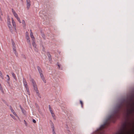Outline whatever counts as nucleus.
<instances>
[{
  "mask_svg": "<svg viewBox=\"0 0 134 134\" xmlns=\"http://www.w3.org/2000/svg\"><path fill=\"white\" fill-rule=\"evenodd\" d=\"M11 74H12V75L14 77V79L16 78V76L14 74V72H12L11 73Z\"/></svg>",
  "mask_w": 134,
  "mask_h": 134,
  "instance_id": "obj_19",
  "label": "nucleus"
},
{
  "mask_svg": "<svg viewBox=\"0 0 134 134\" xmlns=\"http://www.w3.org/2000/svg\"><path fill=\"white\" fill-rule=\"evenodd\" d=\"M6 76L8 77V79H7V82L8 83L9 82L10 80V78L9 77V76L8 75H7Z\"/></svg>",
  "mask_w": 134,
  "mask_h": 134,
  "instance_id": "obj_20",
  "label": "nucleus"
},
{
  "mask_svg": "<svg viewBox=\"0 0 134 134\" xmlns=\"http://www.w3.org/2000/svg\"><path fill=\"white\" fill-rule=\"evenodd\" d=\"M12 13L15 17L16 19L20 23H22L23 26L25 27L26 26V24L25 21L24 20H23L21 22L19 17L18 14L16 12L15 10L13 9H12Z\"/></svg>",
  "mask_w": 134,
  "mask_h": 134,
  "instance_id": "obj_2",
  "label": "nucleus"
},
{
  "mask_svg": "<svg viewBox=\"0 0 134 134\" xmlns=\"http://www.w3.org/2000/svg\"><path fill=\"white\" fill-rule=\"evenodd\" d=\"M49 110H52V108L51 107V106L50 105H49Z\"/></svg>",
  "mask_w": 134,
  "mask_h": 134,
  "instance_id": "obj_26",
  "label": "nucleus"
},
{
  "mask_svg": "<svg viewBox=\"0 0 134 134\" xmlns=\"http://www.w3.org/2000/svg\"><path fill=\"white\" fill-rule=\"evenodd\" d=\"M80 104L81 105V107H83V102H82V101L80 100Z\"/></svg>",
  "mask_w": 134,
  "mask_h": 134,
  "instance_id": "obj_22",
  "label": "nucleus"
},
{
  "mask_svg": "<svg viewBox=\"0 0 134 134\" xmlns=\"http://www.w3.org/2000/svg\"><path fill=\"white\" fill-rule=\"evenodd\" d=\"M50 112L52 114L53 113H54L53 112V111L52 110H50Z\"/></svg>",
  "mask_w": 134,
  "mask_h": 134,
  "instance_id": "obj_27",
  "label": "nucleus"
},
{
  "mask_svg": "<svg viewBox=\"0 0 134 134\" xmlns=\"http://www.w3.org/2000/svg\"><path fill=\"white\" fill-rule=\"evenodd\" d=\"M20 108L23 113L24 114H26V113L25 110L21 106H20Z\"/></svg>",
  "mask_w": 134,
  "mask_h": 134,
  "instance_id": "obj_16",
  "label": "nucleus"
},
{
  "mask_svg": "<svg viewBox=\"0 0 134 134\" xmlns=\"http://www.w3.org/2000/svg\"><path fill=\"white\" fill-rule=\"evenodd\" d=\"M52 127L51 128L53 129V134H56L55 131H54V127L53 125V124H52Z\"/></svg>",
  "mask_w": 134,
  "mask_h": 134,
  "instance_id": "obj_15",
  "label": "nucleus"
},
{
  "mask_svg": "<svg viewBox=\"0 0 134 134\" xmlns=\"http://www.w3.org/2000/svg\"><path fill=\"white\" fill-rule=\"evenodd\" d=\"M10 109L11 110V111L13 113V114L16 117L18 118V116L16 114V113L14 112V110L13 109L11 106L10 107Z\"/></svg>",
  "mask_w": 134,
  "mask_h": 134,
  "instance_id": "obj_12",
  "label": "nucleus"
},
{
  "mask_svg": "<svg viewBox=\"0 0 134 134\" xmlns=\"http://www.w3.org/2000/svg\"><path fill=\"white\" fill-rule=\"evenodd\" d=\"M27 3H30V0H26Z\"/></svg>",
  "mask_w": 134,
  "mask_h": 134,
  "instance_id": "obj_24",
  "label": "nucleus"
},
{
  "mask_svg": "<svg viewBox=\"0 0 134 134\" xmlns=\"http://www.w3.org/2000/svg\"><path fill=\"white\" fill-rule=\"evenodd\" d=\"M24 122H25V124H26V121L25 120H24Z\"/></svg>",
  "mask_w": 134,
  "mask_h": 134,
  "instance_id": "obj_31",
  "label": "nucleus"
},
{
  "mask_svg": "<svg viewBox=\"0 0 134 134\" xmlns=\"http://www.w3.org/2000/svg\"><path fill=\"white\" fill-rule=\"evenodd\" d=\"M128 103L127 102L125 101H124L122 103H121L118 107L117 111L115 112L114 114L112 115L109 117L108 120L111 122H114L115 119L119 114L120 110L123 108L124 105H125L127 107H128Z\"/></svg>",
  "mask_w": 134,
  "mask_h": 134,
  "instance_id": "obj_1",
  "label": "nucleus"
},
{
  "mask_svg": "<svg viewBox=\"0 0 134 134\" xmlns=\"http://www.w3.org/2000/svg\"><path fill=\"white\" fill-rule=\"evenodd\" d=\"M23 84H24V86L25 87L26 90V91L27 92H29V88H28V87L27 85L26 81V80L24 79H23Z\"/></svg>",
  "mask_w": 134,
  "mask_h": 134,
  "instance_id": "obj_7",
  "label": "nucleus"
},
{
  "mask_svg": "<svg viewBox=\"0 0 134 134\" xmlns=\"http://www.w3.org/2000/svg\"><path fill=\"white\" fill-rule=\"evenodd\" d=\"M47 55H48V56L49 58H50L51 57V55L49 53H48Z\"/></svg>",
  "mask_w": 134,
  "mask_h": 134,
  "instance_id": "obj_25",
  "label": "nucleus"
},
{
  "mask_svg": "<svg viewBox=\"0 0 134 134\" xmlns=\"http://www.w3.org/2000/svg\"><path fill=\"white\" fill-rule=\"evenodd\" d=\"M7 24L9 29L11 30L12 27L11 24L10 19L9 18H7Z\"/></svg>",
  "mask_w": 134,
  "mask_h": 134,
  "instance_id": "obj_10",
  "label": "nucleus"
},
{
  "mask_svg": "<svg viewBox=\"0 0 134 134\" xmlns=\"http://www.w3.org/2000/svg\"><path fill=\"white\" fill-rule=\"evenodd\" d=\"M30 5L31 3H27V9H29V8Z\"/></svg>",
  "mask_w": 134,
  "mask_h": 134,
  "instance_id": "obj_17",
  "label": "nucleus"
},
{
  "mask_svg": "<svg viewBox=\"0 0 134 134\" xmlns=\"http://www.w3.org/2000/svg\"><path fill=\"white\" fill-rule=\"evenodd\" d=\"M10 115L14 120L16 119V118L15 116L12 114H10Z\"/></svg>",
  "mask_w": 134,
  "mask_h": 134,
  "instance_id": "obj_21",
  "label": "nucleus"
},
{
  "mask_svg": "<svg viewBox=\"0 0 134 134\" xmlns=\"http://www.w3.org/2000/svg\"><path fill=\"white\" fill-rule=\"evenodd\" d=\"M30 36L31 38L32 39V41L35 40V37L33 35V33H32L31 30H30Z\"/></svg>",
  "mask_w": 134,
  "mask_h": 134,
  "instance_id": "obj_13",
  "label": "nucleus"
},
{
  "mask_svg": "<svg viewBox=\"0 0 134 134\" xmlns=\"http://www.w3.org/2000/svg\"><path fill=\"white\" fill-rule=\"evenodd\" d=\"M105 124L102 125L99 129V130H98L97 131V132L98 134H105V132L103 130V129L105 128Z\"/></svg>",
  "mask_w": 134,
  "mask_h": 134,
  "instance_id": "obj_4",
  "label": "nucleus"
},
{
  "mask_svg": "<svg viewBox=\"0 0 134 134\" xmlns=\"http://www.w3.org/2000/svg\"><path fill=\"white\" fill-rule=\"evenodd\" d=\"M31 82L33 86L34 89L35 91L36 92H38L37 87V85L34 80L32 79H31Z\"/></svg>",
  "mask_w": 134,
  "mask_h": 134,
  "instance_id": "obj_5",
  "label": "nucleus"
},
{
  "mask_svg": "<svg viewBox=\"0 0 134 134\" xmlns=\"http://www.w3.org/2000/svg\"><path fill=\"white\" fill-rule=\"evenodd\" d=\"M32 44L34 47V49L35 51H37L36 45L35 42V40L33 41Z\"/></svg>",
  "mask_w": 134,
  "mask_h": 134,
  "instance_id": "obj_14",
  "label": "nucleus"
},
{
  "mask_svg": "<svg viewBox=\"0 0 134 134\" xmlns=\"http://www.w3.org/2000/svg\"><path fill=\"white\" fill-rule=\"evenodd\" d=\"M127 113L128 115L131 114L134 111V108H128L127 110Z\"/></svg>",
  "mask_w": 134,
  "mask_h": 134,
  "instance_id": "obj_6",
  "label": "nucleus"
},
{
  "mask_svg": "<svg viewBox=\"0 0 134 134\" xmlns=\"http://www.w3.org/2000/svg\"><path fill=\"white\" fill-rule=\"evenodd\" d=\"M57 64L58 67L59 68V69H60V66H61L58 63H57Z\"/></svg>",
  "mask_w": 134,
  "mask_h": 134,
  "instance_id": "obj_23",
  "label": "nucleus"
},
{
  "mask_svg": "<svg viewBox=\"0 0 134 134\" xmlns=\"http://www.w3.org/2000/svg\"><path fill=\"white\" fill-rule=\"evenodd\" d=\"M33 122L34 123H36V121L35 120H34V119H33Z\"/></svg>",
  "mask_w": 134,
  "mask_h": 134,
  "instance_id": "obj_29",
  "label": "nucleus"
},
{
  "mask_svg": "<svg viewBox=\"0 0 134 134\" xmlns=\"http://www.w3.org/2000/svg\"><path fill=\"white\" fill-rule=\"evenodd\" d=\"M12 45H13V48L14 52L16 56H18V54L16 52V48L15 43L14 42H12Z\"/></svg>",
  "mask_w": 134,
  "mask_h": 134,
  "instance_id": "obj_8",
  "label": "nucleus"
},
{
  "mask_svg": "<svg viewBox=\"0 0 134 134\" xmlns=\"http://www.w3.org/2000/svg\"><path fill=\"white\" fill-rule=\"evenodd\" d=\"M12 23L13 28L15 29V30H16V25L15 21L14 20L13 18H12Z\"/></svg>",
  "mask_w": 134,
  "mask_h": 134,
  "instance_id": "obj_11",
  "label": "nucleus"
},
{
  "mask_svg": "<svg viewBox=\"0 0 134 134\" xmlns=\"http://www.w3.org/2000/svg\"><path fill=\"white\" fill-rule=\"evenodd\" d=\"M26 38L27 39V41L29 45H31V43L30 41L29 36V34L27 32H26Z\"/></svg>",
  "mask_w": 134,
  "mask_h": 134,
  "instance_id": "obj_9",
  "label": "nucleus"
},
{
  "mask_svg": "<svg viewBox=\"0 0 134 134\" xmlns=\"http://www.w3.org/2000/svg\"><path fill=\"white\" fill-rule=\"evenodd\" d=\"M39 93L37 92V94L38 96L40 98L41 97V96H39Z\"/></svg>",
  "mask_w": 134,
  "mask_h": 134,
  "instance_id": "obj_30",
  "label": "nucleus"
},
{
  "mask_svg": "<svg viewBox=\"0 0 134 134\" xmlns=\"http://www.w3.org/2000/svg\"><path fill=\"white\" fill-rule=\"evenodd\" d=\"M37 69L40 74L41 79L44 83H46V81L45 79L43 74L42 70L41 69V68L39 66L37 67Z\"/></svg>",
  "mask_w": 134,
  "mask_h": 134,
  "instance_id": "obj_3",
  "label": "nucleus"
},
{
  "mask_svg": "<svg viewBox=\"0 0 134 134\" xmlns=\"http://www.w3.org/2000/svg\"><path fill=\"white\" fill-rule=\"evenodd\" d=\"M52 117H53V118H54L55 116V115L54 113H53L52 114Z\"/></svg>",
  "mask_w": 134,
  "mask_h": 134,
  "instance_id": "obj_28",
  "label": "nucleus"
},
{
  "mask_svg": "<svg viewBox=\"0 0 134 134\" xmlns=\"http://www.w3.org/2000/svg\"><path fill=\"white\" fill-rule=\"evenodd\" d=\"M0 76L3 79V78H4L2 74V72L0 71Z\"/></svg>",
  "mask_w": 134,
  "mask_h": 134,
  "instance_id": "obj_18",
  "label": "nucleus"
}]
</instances>
